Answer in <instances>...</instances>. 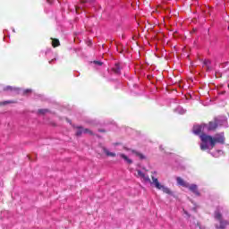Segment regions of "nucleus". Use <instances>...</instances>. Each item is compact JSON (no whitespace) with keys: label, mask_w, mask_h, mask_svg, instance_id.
<instances>
[{"label":"nucleus","mask_w":229,"mask_h":229,"mask_svg":"<svg viewBox=\"0 0 229 229\" xmlns=\"http://www.w3.org/2000/svg\"><path fill=\"white\" fill-rule=\"evenodd\" d=\"M200 149L202 151H207V149H214L216 144H225V133H218L212 137L205 133L200 135Z\"/></svg>","instance_id":"nucleus-1"},{"label":"nucleus","mask_w":229,"mask_h":229,"mask_svg":"<svg viewBox=\"0 0 229 229\" xmlns=\"http://www.w3.org/2000/svg\"><path fill=\"white\" fill-rule=\"evenodd\" d=\"M135 176L137 178H140L142 182H145V183H150V185L156 187L157 191H162L163 192H165V194H172L171 190H169V188H167L166 186H164V184L160 183V182H158V179L155 176H151V182L149 175L142 173V171L140 170H137V174H135Z\"/></svg>","instance_id":"nucleus-2"},{"label":"nucleus","mask_w":229,"mask_h":229,"mask_svg":"<svg viewBox=\"0 0 229 229\" xmlns=\"http://www.w3.org/2000/svg\"><path fill=\"white\" fill-rule=\"evenodd\" d=\"M128 151H129L128 155L123 154V153L118 154V157H120V158H123V160H124L126 164H133V160H131V157H137L138 158H140V160H144V158H146L144 155L135 150H128Z\"/></svg>","instance_id":"nucleus-3"},{"label":"nucleus","mask_w":229,"mask_h":229,"mask_svg":"<svg viewBox=\"0 0 229 229\" xmlns=\"http://www.w3.org/2000/svg\"><path fill=\"white\" fill-rule=\"evenodd\" d=\"M227 123V118L226 116H218L215 118L214 122H210L208 125H207L206 130L208 131H212L216 130L217 126H225Z\"/></svg>","instance_id":"nucleus-4"},{"label":"nucleus","mask_w":229,"mask_h":229,"mask_svg":"<svg viewBox=\"0 0 229 229\" xmlns=\"http://www.w3.org/2000/svg\"><path fill=\"white\" fill-rule=\"evenodd\" d=\"M215 219H216L220 223L219 226L216 225V229H225L229 225L228 221H225L221 218V213L219 211L215 212Z\"/></svg>","instance_id":"nucleus-5"},{"label":"nucleus","mask_w":229,"mask_h":229,"mask_svg":"<svg viewBox=\"0 0 229 229\" xmlns=\"http://www.w3.org/2000/svg\"><path fill=\"white\" fill-rule=\"evenodd\" d=\"M203 131H207V124L195 125L193 127V133L195 135H199Z\"/></svg>","instance_id":"nucleus-6"},{"label":"nucleus","mask_w":229,"mask_h":229,"mask_svg":"<svg viewBox=\"0 0 229 229\" xmlns=\"http://www.w3.org/2000/svg\"><path fill=\"white\" fill-rule=\"evenodd\" d=\"M83 133H89V135H92V131L90 130L79 127L76 131V135L80 137V135H83Z\"/></svg>","instance_id":"nucleus-7"},{"label":"nucleus","mask_w":229,"mask_h":229,"mask_svg":"<svg viewBox=\"0 0 229 229\" xmlns=\"http://www.w3.org/2000/svg\"><path fill=\"white\" fill-rule=\"evenodd\" d=\"M186 188L189 189L191 192H193V194H196V196H199V191H198V185L188 184V187Z\"/></svg>","instance_id":"nucleus-8"},{"label":"nucleus","mask_w":229,"mask_h":229,"mask_svg":"<svg viewBox=\"0 0 229 229\" xmlns=\"http://www.w3.org/2000/svg\"><path fill=\"white\" fill-rule=\"evenodd\" d=\"M176 182L178 185H181L182 187H189V182H185V181H183V179L181 177H177Z\"/></svg>","instance_id":"nucleus-9"},{"label":"nucleus","mask_w":229,"mask_h":229,"mask_svg":"<svg viewBox=\"0 0 229 229\" xmlns=\"http://www.w3.org/2000/svg\"><path fill=\"white\" fill-rule=\"evenodd\" d=\"M3 90H4L5 92H19V88H13V87H11V86H7V87H4L3 89Z\"/></svg>","instance_id":"nucleus-10"},{"label":"nucleus","mask_w":229,"mask_h":229,"mask_svg":"<svg viewBox=\"0 0 229 229\" xmlns=\"http://www.w3.org/2000/svg\"><path fill=\"white\" fill-rule=\"evenodd\" d=\"M113 71L115 74H121V67H119V64H115L113 68Z\"/></svg>","instance_id":"nucleus-11"},{"label":"nucleus","mask_w":229,"mask_h":229,"mask_svg":"<svg viewBox=\"0 0 229 229\" xmlns=\"http://www.w3.org/2000/svg\"><path fill=\"white\" fill-rule=\"evenodd\" d=\"M104 153H106L107 157H116L115 153L110 152L107 148H104Z\"/></svg>","instance_id":"nucleus-12"},{"label":"nucleus","mask_w":229,"mask_h":229,"mask_svg":"<svg viewBox=\"0 0 229 229\" xmlns=\"http://www.w3.org/2000/svg\"><path fill=\"white\" fill-rule=\"evenodd\" d=\"M203 65H204V67H206L207 69H208V71H210V60H205L204 62H203Z\"/></svg>","instance_id":"nucleus-13"},{"label":"nucleus","mask_w":229,"mask_h":229,"mask_svg":"<svg viewBox=\"0 0 229 229\" xmlns=\"http://www.w3.org/2000/svg\"><path fill=\"white\" fill-rule=\"evenodd\" d=\"M221 155H223V150H216V152L212 153V156L215 157V158L221 157Z\"/></svg>","instance_id":"nucleus-14"},{"label":"nucleus","mask_w":229,"mask_h":229,"mask_svg":"<svg viewBox=\"0 0 229 229\" xmlns=\"http://www.w3.org/2000/svg\"><path fill=\"white\" fill-rule=\"evenodd\" d=\"M175 112H177V114H185V112H186V110L185 109H183L182 107H177L176 109H175Z\"/></svg>","instance_id":"nucleus-15"},{"label":"nucleus","mask_w":229,"mask_h":229,"mask_svg":"<svg viewBox=\"0 0 229 229\" xmlns=\"http://www.w3.org/2000/svg\"><path fill=\"white\" fill-rule=\"evenodd\" d=\"M52 46H53L54 47H58V46H60V40H58V39H53V41H52Z\"/></svg>","instance_id":"nucleus-16"},{"label":"nucleus","mask_w":229,"mask_h":229,"mask_svg":"<svg viewBox=\"0 0 229 229\" xmlns=\"http://www.w3.org/2000/svg\"><path fill=\"white\" fill-rule=\"evenodd\" d=\"M47 109H39L38 114H47Z\"/></svg>","instance_id":"nucleus-17"},{"label":"nucleus","mask_w":229,"mask_h":229,"mask_svg":"<svg viewBox=\"0 0 229 229\" xmlns=\"http://www.w3.org/2000/svg\"><path fill=\"white\" fill-rule=\"evenodd\" d=\"M93 64H95V65H103V63L100 61H94Z\"/></svg>","instance_id":"nucleus-18"},{"label":"nucleus","mask_w":229,"mask_h":229,"mask_svg":"<svg viewBox=\"0 0 229 229\" xmlns=\"http://www.w3.org/2000/svg\"><path fill=\"white\" fill-rule=\"evenodd\" d=\"M9 103H11V102L10 101L0 102V106L1 105H8Z\"/></svg>","instance_id":"nucleus-19"},{"label":"nucleus","mask_w":229,"mask_h":229,"mask_svg":"<svg viewBox=\"0 0 229 229\" xmlns=\"http://www.w3.org/2000/svg\"><path fill=\"white\" fill-rule=\"evenodd\" d=\"M28 92H31V89H26V90L24 91L25 94H28Z\"/></svg>","instance_id":"nucleus-20"},{"label":"nucleus","mask_w":229,"mask_h":229,"mask_svg":"<svg viewBox=\"0 0 229 229\" xmlns=\"http://www.w3.org/2000/svg\"><path fill=\"white\" fill-rule=\"evenodd\" d=\"M55 59L49 61V64H53V62H55Z\"/></svg>","instance_id":"nucleus-21"}]
</instances>
